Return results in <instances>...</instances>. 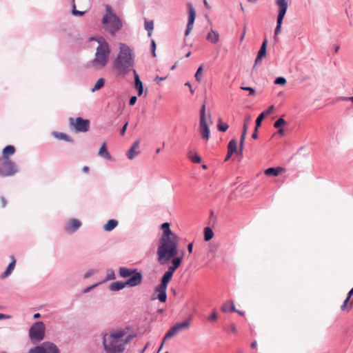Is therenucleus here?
I'll return each mask as SVG.
<instances>
[{
    "instance_id": "f257e3e1",
    "label": "nucleus",
    "mask_w": 353,
    "mask_h": 353,
    "mask_svg": "<svg viewBox=\"0 0 353 353\" xmlns=\"http://www.w3.org/2000/svg\"><path fill=\"white\" fill-rule=\"evenodd\" d=\"M161 230L163 232L157 248L158 261L161 265H167L170 262L177 269L182 263V256H177V236L171 230L168 222L163 223Z\"/></svg>"
},
{
    "instance_id": "f03ea898",
    "label": "nucleus",
    "mask_w": 353,
    "mask_h": 353,
    "mask_svg": "<svg viewBox=\"0 0 353 353\" xmlns=\"http://www.w3.org/2000/svg\"><path fill=\"white\" fill-rule=\"evenodd\" d=\"M132 336L125 330H117L103 336V345L108 353H121Z\"/></svg>"
},
{
    "instance_id": "7ed1b4c3",
    "label": "nucleus",
    "mask_w": 353,
    "mask_h": 353,
    "mask_svg": "<svg viewBox=\"0 0 353 353\" xmlns=\"http://www.w3.org/2000/svg\"><path fill=\"white\" fill-rule=\"evenodd\" d=\"M134 54L130 48L124 43H120L119 51L114 61V67L119 74H125L133 70Z\"/></svg>"
},
{
    "instance_id": "20e7f679",
    "label": "nucleus",
    "mask_w": 353,
    "mask_h": 353,
    "mask_svg": "<svg viewBox=\"0 0 353 353\" xmlns=\"http://www.w3.org/2000/svg\"><path fill=\"white\" fill-rule=\"evenodd\" d=\"M91 41H96L98 46L96 49L94 58L91 61L92 66L96 69L103 68L108 62L110 50L108 42L102 37H92Z\"/></svg>"
},
{
    "instance_id": "39448f33",
    "label": "nucleus",
    "mask_w": 353,
    "mask_h": 353,
    "mask_svg": "<svg viewBox=\"0 0 353 353\" xmlns=\"http://www.w3.org/2000/svg\"><path fill=\"white\" fill-rule=\"evenodd\" d=\"M176 270L173 265L171 264L164 273L161 278L160 284L156 287V292H158L156 299H157L160 302H165L167 299L166 290L168 283L172 278L174 271Z\"/></svg>"
},
{
    "instance_id": "423d86ee",
    "label": "nucleus",
    "mask_w": 353,
    "mask_h": 353,
    "mask_svg": "<svg viewBox=\"0 0 353 353\" xmlns=\"http://www.w3.org/2000/svg\"><path fill=\"white\" fill-rule=\"evenodd\" d=\"M107 12L103 19V24L105 29L111 34H114L121 27V23L119 18L112 13L110 7H107Z\"/></svg>"
},
{
    "instance_id": "0eeeda50",
    "label": "nucleus",
    "mask_w": 353,
    "mask_h": 353,
    "mask_svg": "<svg viewBox=\"0 0 353 353\" xmlns=\"http://www.w3.org/2000/svg\"><path fill=\"white\" fill-rule=\"evenodd\" d=\"M142 276L141 273H135L132 277L129 278L125 282L116 281L110 284V290L117 291L123 289L125 286H136L141 283Z\"/></svg>"
},
{
    "instance_id": "6e6552de",
    "label": "nucleus",
    "mask_w": 353,
    "mask_h": 353,
    "mask_svg": "<svg viewBox=\"0 0 353 353\" xmlns=\"http://www.w3.org/2000/svg\"><path fill=\"white\" fill-rule=\"evenodd\" d=\"M46 327L43 322L38 321L34 323L29 330L30 340L33 343L42 341L45 337Z\"/></svg>"
},
{
    "instance_id": "1a4fd4ad",
    "label": "nucleus",
    "mask_w": 353,
    "mask_h": 353,
    "mask_svg": "<svg viewBox=\"0 0 353 353\" xmlns=\"http://www.w3.org/2000/svg\"><path fill=\"white\" fill-rule=\"evenodd\" d=\"M199 130L202 139L208 140L210 138V128L207 123L205 115V105L203 104L200 110V119Z\"/></svg>"
},
{
    "instance_id": "9d476101",
    "label": "nucleus",
    "mask_w": 353,
    "mask_h": 353,
    "mask_svg": "<svg viewBox=\"0 0 353 353\" xmlns=\"http://www.w3.org/2000/svg\"><path fill=\"white\" fill-rule=\"evenodd\" d=\"M17 172L16 165L10 159H0V176H9Z\"/></svg>"
},
{
    "instance_id": "9b49d317",
    "label": "nucleus",
    "mask_w": 353,
    "mask_h": 353,
    "mask_svg": "<svg viewBox=\"0 0 353 353\" xmlns=\"http://www.w3.org/2000/svg\"><path fill=\"white\" fill-rule=\"evenodd\" d=\"M191 323L190 319H188L183 322L175 323L165 334L164 341L170 339L179 332L187 330L190 327Z\"/></svg>"
},
{
    "instance_id": "f8f14e48",
    "label": "nucleus",
    "mask_w": 353,
    "mask_h": 353,
    "mask_svg": "<svg viewBox=\"0 0 353 353\" xmlns=\"http://www.w3.org/2000/svg\"><path fill=\"white\" fill-rule=\"evenodd\" d=\"M90 0H72V13L75 16H82L89 8Z\"/></svg>"
},
{
    "instance_id": "ddd939ff",
    "label": "nucleus",
    "mask_w": 353,
    "mask_h": 353,
    "mask_svg": "<svg viewBox=\"0 0 353 353\" xmlns=\"http://www.w3.org/2000/svg\"><path fill=\"white\" fill-rule=\"evenodd\" d=\"M28 353H59L57 347L52 343L45 342L29 350Z\"/></svg>"
},
{
    "instance_id": "4468645a",
    "label": "nucleus",
    "mask_w": 353,
    "mask_h": 353,
    "mask_svg": "<svg viewBox=\"0 0 353 353\" xmlns=\"http://www.w3.org/2000/svg\"><path fill=\"white\" fill-rule=\"evenodd\" d=\"M70 124L72 125L77 132H86L90 129V121L77 117L75 119H70Z\"/></svg>"
},
{
    "instance_id": "2eb2a0df",
    "label": "nucleus",
    "mask_w": 353,
    "mask_h": 353,
    "mask_svg": "<svg viewBox=\"0 0 353 353\" xmlns=\"http://www.w3.org/2000/svg\"><path fill=\"white\" fill-rule=\"evenodd\" d=\"M188 10V21L185 32V36L187 37L193 28V24L196 18V10L191 3H187Z\"/></svg>"
},
{
    "instance_id": "dca6fc26",
    "label": "nucleus",
    "mask_w": 353,
    "mask_h": 353,
    "mask_svg": "<svg viewBox=\"0 0 353 353\" xmlns=\"http://www.w3.org/2000/svg\"><path fill=\"white\" fill-rule=\"evenodd\" d=\"M267 46H268V40L265 39L262 44L258 52L257 56L256 57L254 65H257L259 63H261L262 59L265 57L266 52H267Z\"/></svg>"
},
{
    "instance_id": "f3484780",
    "label": "nucleus",
    "mask_w": 353,
    "mask_h": 353,
    "mask_svg": "<svg viewBox=\"0 0 353 353\" xmlns=\"http://www.w3.org/2000/svg\"><path fill=\"white\" fill-rule=\"evenodd\" d=\"M140 153L139 150V141H136L132 146L129 149L127 152V157L129 159H132L135 156Z\"/></svg>"
},
{
    "instance_id": "a211bd4d",
    "label": "nucleus",
    "mask_w": 353,
    "mask_h": 353,
    "mask_svg": "<svg viewBox=\"0 0 353 353\" xmlns=\"http://www.w3.org/2000/svg\"><path fill=\"white\" fill-rule=\"evenodd\" d=\"M81 225V223L80 221L76 219H71L68 225L66 227L65 230L66 231L69 232H73L77 229H79Z\"/></svg>"
},
{
    "instance_id": "6ab92c4d",
    "label": "nucleus",
    "mask_w": 353,
    "mask_h": 353,
    "mask_svg": "<svg viewBox=\"0 0 353 353\" xmlns=\"http://www.w3.org/2000/svg\"><path fill=\"white\" fill-rule=\"evenodd\" d=\"M275 3L279 7L278 14H285L288 8V1L276 0Z\"/></svg>"
},
{
    "instance_id": "aec40b11",
    "label": "nucleus",
    "mask_w": 353,
    "mask_h": 353,
    "mask_svg": "<svg viewBox=\"0 0 353 353\" xmlns=\"http://www.w3.org/2000/svg\"><path fill=\"white\" fill-rule=\"evenodd\" d=\"M135 273H139L136 271V270L129 269L127 268H119V275L123 278L132 277Z\"/></svg>"
},
{
    "instance_id": "412c9836",
    "label": "nucleus",
    "mask_w": 353,
    "mask_h": 353,
    "mask_svg": "<svg viewBox=\"0 0 353 353\" xmlns=\"http://www.w3.org/2000/svg\"><path fill=\"white\" fill-rule=\"evenodd\" d=\"M285 14H278L276 19V26L274 30V40H277V35L281 32V26Z\"/></svg>"
},
{
    "instance_id": "4be33fe9",
    "label": "nucleus",
    "mask_w": 353,
    "mask_h": 353,
    "mask_svg": "<svg viewBox=\"0 0 353 353\" xmlns=\"http://www.w3.org/2000/svg\"><path fill=\"white\" fill-rule=\"evenodd\" d=\"M133 73L134 76V87L138 90L139 96H141L143 93V84L135 70H133Z\"/></svg>"
},
{
    "instance_id": "5701e85b",
    "label": "nucleus",
    "mask_w": 353,
    "mask_h": 353,
    "mask_svg": "<svg viewBox=\"0 0 353 353\" xmlns=\"http://www.w3.org/2000/svg\"><path fill=\"white\" fill-rule=\"evenodd\" d=\"M16 150L13 145H7L2 151V157L0 159H10L9 157L14 154Z\"/></svg>"
},
{
    "instance_id": "b1692460",
    "label": "nucleus",
    "mask_w": 353,
    "mask_h": 353,
    "mask_svg": "<svg viewBox=\"0 0 353 353\" xmlns=\"http://www.w3.org/2000/svg\"><path fill=\"white\" fill-rule=\"evenodd\" d=\"M283 170V169L281 167L268 168L266 170H265L264 173L267 176H277L281 173Z\"/></svg>"
},
{
    "instance_id": "393cba45",
    "label": "nucleus",
    "mask_w": 353,
    "mask_h": 353,
    "mask_svg": "<svg viewBox=\"0 0 353 353\" xmlns=\"http://www.w3.org/2000/svg\"><path fill=\"white\" fill-rule=\"evenodd\" d=\"M12 261L8 265L6 270L1 274V278L4 279L8 276L15 268L16 260L13 256H11Z\"/></svg>"
},
{
    "instance_id": "a878e982",
    "label": "nucleus",
    "mask_w": 353,
    "mask_h": 353,
    "mask_svg": "<svg viewBox=\"0 0 353 353\" xmlns=\"http://www.w3.org/2000/svg\"><path fill=\"white\" fill-rule=\"evenodd\" d=\"M207 40L212 43H216L219 40V34L217 32L211 30L206 37Z\"/></svg>"
},
{
    "instance_id": "bb28decb",
    "label": "nucleus",
    "mask_w": 353,
    "mask_h": 353,
    "mask_svg": "<svg viewBox=\"0 0 353 353\" xmlns=\"http://www.w3.org/2000/svg\"><path fill=\"white\" fill-rule=\"evenodd\" d=\"M118 225V221L115 219H110L106 224L103 226L105 231H111L114 229Z\"/></svg>"
},
{
    "instance_id": "cd10ccee",
    "label": "nucleus",
    "mask_w": 353,
    "mask_h": 353,
    "mask_svg": "<svg viewBox=\"0 0 353 353\" xmlns=\"http://www.w3.org/2000/svg\"><path fill=\"white\" fill-rule=\"evenodd\" d=\"M99 155L107 159H110V155L108 152L105 143H103L101 147L100 148L99 150Z\"/></svg>"
},
{
    "instance_id": "c85d7f7f",
    "label": "nucleus",
    "mask_w": 353,
    "mask_h": 353,
    "mask_svg": "<svg viewBox=\"0 0 353 353\" xmlns=\"http://www.w3.org/2000/svg\"><path fill=\"white\" fill-rule=\"evenodd\" d=\"M53 136L60 140H64L65 141L72 142V139L68 137L66 134L63 132H54Z\"/></svg>"
},
{
    "instance_id": "c756f323",
    "label": "nucleus",
    "mask_w": 353,
    "mask_h": 353,
    "mask_svg": "<svg viewBox=\"0 0 353 353\" xmlns=\"http://www.w3.org/2000/svg\"><path fill=\"white\" fill-rule=\"evenodd\" d=\"M214 236V232L212 230L210 227H206L204 228V240L205 241H210Z\"/></svg>"
},
{
    "instance_id": "7c9ffc66",
    "label": "nucleus",
    "mask_w": 353,
    "mask_h": 353,
    "mask_svg": "<svg viewBox=\"0 0 353 353\" xmlns=\"http://www.w3.org/2000/svg\"><path fill=\"white\" fill-rule=\"evenodd\" d=\"M237 149V141L235 139H232L230 141L228 145V150L230 151V154H234L236 152Z\"/></svg>"
},
{
    "instance_id": "2f4dec72",
    "label": "nucleus",
    "mask_w": 353,
    "mask_h": 353,
    "mask_svg": "<svg viewBox=\"0 0 353 353\" xmlns=\"http://www.w3.org/2000/svg\"><path fill=\"white\" fill-rule=\"evenodd\" d=\"M105 84V79L103 78H100L98 79L94 87L91 89V91L92 92L100 90L101 88L103 87Z\"/></svg>"
},
{
    "instance_id": "473e14b6",
    "label": "nucleus",
    "mask_w": 353,
    "mask_h": 353,
    "mask_svg": "<svg viewBox=\"0 0 353 353\" xmlns=\"http://www.w3.org/2000/svg\"><path fill=\"white\" fill-rule=\"evenodd\" d=\"M203 70V65H201L198 68V69L195 73V75H194L196 81L199 83H200L201 81Z\"/></svg>"
},
{
    "instance_id": "72a5a7b5",
    "label": "nucleus",
    "mask_w": 353,
    "mask_h": 353,
    "mask_svg": "<svg viewBox=\"0 0 353 353\" xmlns=\"http://www.w3.org/2000/svg\"><path fill=\"white\" fill-rule=\"evenodd\" d=\"M145 28L148 32V35L150 37L152 35V32L153 30V21H147L145 22Z\"/></svg>"
},
{
    "instance_id": "f704fd0d",
    "label": "nucleus",
    "mask_w": 353,
    "mask_h": 353,
    "mask_svg": "<svg viewBox=\"0 0 353 353\" xmlns=\"http://www.w3.org/2000/svg\"><path fill=\"white\" fill-rule=\"evenodd\" d=\"M229 128V125L225 123H222L221 119L219 120L217 128L221 132H225Z\"/></svg>"
},
{
    "instance_id": "c9c22d12",
    "label": "nucleus",
    "mask_w": 353,
    "mask_h": 353,
    "mask_svg": "<svg viewBox=\"0 0 353 353\" xmlns=\"http://www.w3.org/2000/svg\"><path fill=\"white\" fill-rule=\"evenodd\" d=\"M265 117V113L264 112H261L258 116V117L256 119V126L255 127L259 128V127L261 126V122H262V121H263V119H264Z\"/></svg>"
},
{
    "instance_id": "e433bc0d",
    "label": "nucleus",
    "mask_w": 353,
    "mask_h": 353,
    "mask_svg": "<svg viewBox=\"0 0 353 353\" xmlns=\"http://www.w3.org/2000/svg\"><path fill=\"white\" fill-rule=\"evenodd\" d=\"M285 123H286L285 121L282 117H281L274 122V127L275 128H279L280 127L285 125Z\"/></svg>"
},
{
    "instance_id": "4c0bfd02",
    "label": "nucleus",
    "mask_w": 353,
    "mask_h": 353,
    "mask_svg": "<svg viewBox=\"0 0 353 353\" xmlns=\"http://www.w3.org/2000/svg\"><path fill=\"white\" fill-rule=\"evenodd\" d=\"M189 159L194 163H199L201 161V158L198 154H195L192 156H189Z\"/></svg>"
},
{
    "instance_id": "58836bf2",
    "label": "nucleus",
    "mask_w": 353,
    "mask_h": 353,
    "mask_svg": "<svg viewBox=\"0 0 353 353\" xmlns=\"http://www.w3.org/2000/svg\"><path fill=\"white\" fill-rule=\"evenodd\" d=\"M274 83L276 85H284L286 83V79L283 77L276 78Z\"/></svg>"
},
{
    "instance_id": "ea45409f",
    "label": "nucleus",
    "mask_w": 353,
    "mask_h": 353,
    "mask_svg": "<svg viewBox=\"0 0 353 353\" xmlns=\"http://www.w3.org/2000/svg\"><path fill=\"white\" fill-rule=\"evenodd\" d=\"M241 89L250 92V95H253L255 93V90L251 87H241Z\"/></svg>"
},
{
    "instance_id": "a19ab883",
    "label": "nucleus",
    "mask_w": 353,
    "mask_h": 353,
    "mask_svg": "<svg viewBox=\"0 0 353 353\" xmlns=\"http://www.w3.org/2000/svg\"><path fill=\"white\" fill-rule=\"evenodd\" d=\"M245 137H246V133H245V132H242L241 139H240V143H239L241 148H243Z\"/></svg>"
},
{
    "instance_id": "79ce46f5",
    "label": "nucleus",
    "mask_w": 353,
    "mask_h": 353,
    "mask_svg": "<svg viewBox=\"0 0 353 353\" xmlns=\"http://www.w3.org/2000/svg\"><path fill=\"white\" fill-rule=\"evenodd\" d=\"M229 308H230V303L228 302L227 303H225L222 307H221V310L223 312H226L228 311H229Z\"/></svg>"
},
{
    "instance_id": "37998d69",
    "label": "nucleus",
    "mask_w": 353,
    "mask_h": 353,
    "mask_svg": "<svg viewBox=\"0 0 353 353\" xmlns=\"http://www.w3.org/2000/svg\"><path fill=\"white\" fill-rule=\"evenodd\" d=\"M228 331H230L232 333L236 332V327L234 324H230L228 328Z\"/></svg>"
},
{
    "instance_id": "c03bdc74",
    "label": "nucleus",
    "mask_w": 353,
    "mask_h": 353,
    "mask_svg": "<svg viewBox=\"0 0 353 353\" xmlns=\"http://www.w3.org/2000/svg\"><path fill=\"white\" fill-rule=\"evenodd\" d=\"M217 318L216 312H213L212 314L208 318V319L210 321H215Z\"/></svg>"
},
{
    "instance_id": "a18cd8bd",
    "label": "nucleus",
    "mask_w": 353,
    "mask_h": 353,
    "mask_svg": "<svg viewBox=\"0 0 353 353\" xmlns=\"http://www.w3.org/2000/svg\"><path fill=\"white\" fill-rule=\"evenodd\" d=\"M350 299L346 297V299H345V301H343V303L341 307L342 310H344L346 308L347 303L349 302Z\"/></svg>"
},
{
    "instance_id": "49530a36",
    "label": "nucleus",
    "mask_w": 353,
    "mask_h": 353,
    "mask_svg": "<svg viewBox=\"0 0 353 353\" xmlns=\"http://www.w3.org/2000/svg\"><path fill=\"white\" fill-rule=\"evenodd\" d=\"M114 279V271H110V272H108V275H107V280H111V279Z\"/></svg>"
},
{
    "instance_id": "de8ad7c7",
    "label": "nucleus",
    "mask_w": 353,
    "mask_h": 353,
    "mask_svg": "<svg viewBox=\"0 0 353 353\" xmlns=\"http://www.w3.org/2000/svg\"><path fill=\"white\" fill-rule=\"evenodd\" d=\"M7 201L5 198H0V205L1 208H4L6 205Z\"/></svg>"
},
{
    "instance_id": "09e8293b",
    "label": "nucleus",
    "mask_w": 353,
    "mask_h": 353,
    "mask_svg": "<svg viewBox=\"0 0 353 353\" xmlns=\"http://www.w3.org/2000/svg\"><path fill=\"white\" fill-rule=\"evenodd\" d=\"M137 97H135V96L132 97L130 98V99L129 104H130V105H134V104H135V103H136V101H137Z\"/></svg>"
},
{
    "instance_id": "8fccbe9b",
    "label": "nucleus",
    "mask_w": 353,
    "mask_h": 353,
    "mask_svg": "<svg viewBox=\"0 0 353 353\" xmlns=\"http://www.w3.org/2000/svg\"><path fill=\"white\" fill-rule=\"evenodd\" d=\"M258 137V128L255 127L254 130L252 134V138L256 139Z\"/></svg>"
},
{
    "instance_id": "3c124183",
    "label": "nucleus",
    "mask_w": 353,
    "mask_h": 353,
    "mask_svg": "<svg viewBox=\"0 0 353 353\" xmlns=\"http://www.w3.org/2000/svg\"><path fill=\"white\" fill-rule=\"evenodd\" d=\"M127 127H128V123H125V125L123 126V128H121V131H120V134L121 136H123L125 131H126V129H127Z\"/></svg>"
},
{
    "instance_id": "603ef678",
    "label": "nucleus",
    "mask_w": 353,
    "mask_h": 353,
    "mask_svg": "<svg viewBox=\"0 0 353 353\" xmlns=\"http://www.w3.org/2000/svg\"><path fill=\"white\" fill-rule=\"evenodd\" d=\"M249 119H250V117H248L245 119L244 125H243V132H245V133H246V134H247V129H248L247 122L249 121Z\"/></svg>"
},
{
    "instance_id": "864d4df0",
    "label": "nucleus",
    "mask_w": 353,
    "mask_h": 353,
    "mask_svg": "<svg viewBox=\"0 0 353 353\" xmlns=\"http://www.w3.org/2000/svg\"><path fill=\"white\" fill-rule=\"evenodd\" d=\"M151 52H152V56L154 57V39L151 40Z\"/></svg>"
},
{
    "instance_id": "5fc2aeb1",
    "label": "nucleus",
    "mask_w": 353,
    "mask_h": 353,
    "mask_svg": "<svg viewBox=\"0 0 353 353\" xmlns=\"http://www.w3.org/2000/svg\"><path fill=\"white\" fill-rule=\"evenodd\" d=\"M187 249H188V251L189 254H191L192 252V250H193V243H189L188 245Z\"/></svg>"
},
{
    "instance_id": "6e6d98bb",
    "label": "nucleus",
    "mask_w": 353,
    "mask_h": 353,
    "mask_svg": "<svg viewBox=\"0 0 353 353\" xmlns=\"http://www.w3.org/2000/svg\"><path fill=\"white\" fill-rule=\"evenodd\" d=\"M274 105H270L268 109L267 110L266 112L265 113V115L266 114H271L274 110Z\"/></svg>"
},
{
    "instance_id": "4d7b16f0",
    "label": "nucleus",
    "mask_w": 353,
    "mask_h": 353,
    "mask_svg": "<svg viewBox=\"0 0 353 353\" xmlns=\"http://www.w3.org/2000/svg\"><path fill=\"white\" fill-rule=\"evenodd\" d=\"M10 318V316L0 313V320L8 319Z\"/></svg>"
},
{
    "instance_id": "13d9d810",
    "label": "nucleus",
    "mask_w": 353,
    "mask_h": 353,
    "mask_svg": "<svg viewBox=\"0 0 353 353\" xmlns=\"http://www.w3.org/2000/svg\"><path fill=\"white\" fill-rule=\"evenodd\" d=\"M243 148H241L239 146V150H237L236 149V152H235V153L239 155V156H242L243 155Z\"/></svg>"
},
{
    "instance_id": "bf43d9fd",
    "label": "nucleus",
    "mask_w": 353,
    "mask_h": 353,
    "mask_svg": "<svg viewBox=\"0 0 353 353\" xmlns=\"http://www.w3.org/2000/svg\"><path fill=\"white\" fill-rule=\"evenodd\" d=\"M167 77H168V75L163 77H159V76L156 75L155 79H156V81H157V80L163 81V80L166 79Z\"/></svg>"
},
{
    "instance_id": "052dcab7",
    "label": "nucleus",
    "mask_w": 353,
    "mask_h": 353,
    "mask_svg": "<svg viewBox=\"0 0 353 353\" xmlns=\"http://www.w3.org/2000/svg\"><path fill=\"white\" fill-rule=\"evenodd\" d=\"M250 347L253 349H256V347H257V342L256 341H254L252 342L251 345H250Z\"/></svg>"
},
{
    "instance_id": "680f3d73",
    "label": "nucleus",
    "mask_w": 353,
    "mask_h": 353,
    "mask_svg": "<svg viewBox=\"0 0 353 353\" xmlns=\"http://www.w3.org/2000/svg\"><path fill=\"white\" fill-rule=\"evenodd\" d=\"M232 154H230V151L228 150V154H227V155H226V157L225 158V161H228Z\"/></svg>"
},
{
    "instance_id": "e2e57ef3",
    "label": "nucleus",
    "mask_w": 353,
    "mask_h": 353,
    "mask_svg": "<svg viewBox=\"0 0 353 353\" xmlns=\"http://www.w3.org/2000/svg\"><path fill=\"white\" fill-rule=\"evenodd\" d=\"M237 310L234 307V305L233 303H231V305H230V311L231 312H235Z\"/></svg>"
},
{
    "instance_id": "0e129e2a",
    "label": "nucleus",
    "mask_w": 353,
    "mask_h": 353,
    "mask_svg": "<svg viewBox=\"0 0 353 353\" xmlns=\"http://www.w3.org/2000/svg\"><path fill=\"white\" fill-rule=\"evenodd\" d=\"M353 295V288L350 290V291L348 292L347 298L350 299V297Z\"/></svg>"
},
{
    "instance_id": "69168bd1",
    "label": "nucleus",
    "mask_w": 353,
    "mask_h": 353,
    "mask_svg": "<svg viewBox=\"0 0 353 353\" xmlns=\"http://www.w3.org/2000/svg\"><path fill=\"white\" fill-rule=\"evenodd\" d=\"M203 3H204V6L206 8L208 9H210V6H209L208 3L207 2L206 0H203Z\"/></svg>"
},
{
    "instance_id": "338daca9",
    "label": "nucleus",
    "mask_w": 353,
    "mask_h": 353,
    "mask_svg": "<svg viewBox=\"0 0 353 353\" xmlns=\"http://www.w3.org/2000/svg\"><path fill=\"white\" fill-rule=\"evenodd\" d=\"M278 133L281 135V136H283L284 134V130L282 128H279V130H278Z\"/></svg>"
},
{
    "instance_id": "774afa93",
    "label": "nucleus",
    "mask_w": 353,
    "mask_h": 353,
    "mask_svg": "<svg viewBox=\"0 0 353 353\" xmlns=\"http://www.w3.org/2000/svg\"><path fill=\"white\" fill-rule=\"evenodd\" d=\"M89 170H90V168H89V167H88V166H84V167L83 168V172H86V173H87V172H89Z\"/></svg>"
}]
</instances>
